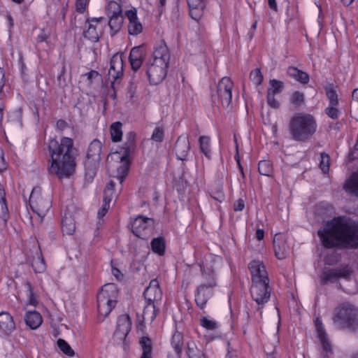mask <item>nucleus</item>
I'll return each instance as SVG.
<instances>
[{
  "mask_svg": "<svg viewBox=\"0 0 358 358\" xmlns=\"http://www.w3.org/2000/svg\"><path fill=\"white\" fill-rule=\"evenodd\" d=\"M164 138V130L162 127H156L152 132L151 139L156 143H162Z\"/></svg>",
  "mask_w": 358,
  "mask_h": 358,
  "instance_id": "864d4df0",
  "label": "nucleus"
},
{
  "mask_svg": "<svg viewBox=\"0 0 358 358\" xmlns=\"http://www.w3.org/2000/svg\"><path fill=\"white\" fill-rule=\"evenodd\" d=\"M186 353L188 358H205L204 353L197 348L194 341L187 343Z\"/></svg>",
  "mask_w": 358,
  "mask_h": 358,
  "instance_id": "37998d69",
  "label": "nucleus"
},
{
  "mask_svg": "<svg viewBox=\"0 0 358 358\" xmlns=\"http://www.w3.org/2000/svg\"><path fill=\"white\" fill-rule=\"evenodd\" d=\"M136 147V133L130 131L126 134V141L122 147L123 155L124 157H130V154L132 150Z\"/></svg>",
  "mask_w": 358,
  "mask_h": 358,
  "instance_id": "4c0bfd02",
  "label": "nucleus"
},
{
  "mask_svg": "<svg viewBox=\"0 0 358 358\" xmlns=\"http://www.w3.org/2000/svg\"><path fill=\"white\" fill-rule=\"evenodd\" d=\"M109 208H110V205L107 204L106 203H105L103 202L101 208L98 210V213H97L98 218L99 219L103 218L107 213Z\"/></svg>",
  "mask_w": 358,
  "mask_h": 358,
  "instance_id": "680f3d73",
  "label": "nucleus"
},
{
  "mask_svg": "<svg viewBox=\"0 0 358 358\" xmlns=\"http://www.w3.org/2000/svg\"><path fill=\"white\" fill-rule=\"evenodd\" d=\"M285 88L282 81L277 79H271L266 91V102L271 108L277 109L280 106V102L275 98V95L281 93Z\"/></svg>",
  "mask_w": 358,
  "mask_h": 358,
  "instance_id": "dca6fc26",
  "label": "nucleus"
},
{
  "mask_svg": "<svg viewBox=\"0 0 358 358\" xmlns=\"http://www.w3.org/2000/svg\"><path fill=\"white\" fill-rule=\"evenodd\" d=\"M108 16L122 15V8L120 3L115 1H110L107 6Z\"/></svg>",
  "mask_w": 358,
  "mask_h": 358,
  "instance_id": "09e8293b",
  "label": "nucleus"
},
{
  "mask_svg": "<svg viewBox=\"0 0 358 358\" xmlns=\"http://www.w3.org/2000/svg\"><path fill=\"white\" fill-rule=\"evenodd\" d=\"M314 324H315L317 338L327 335L322 321L320 317H316L315 319Z\"/></svg>",
  "mask_w": 358,
  "mask_h": 358,
  "instance_id": "5fc2aeb1",
  "label": "nucleus"
},
{
  "mask_svg": "<svg viewBox=\"0 0 358 358\" xmlns=\"http://www.w3.org/2000/svg\"><path fill=\"white\" fill-rule=\"evenodd\" d=\"M124 62L122 55L116 53L112 56L110 61L108 76L113 80V83L123 76Z\"/></svg>",
  "mask_w": 358,
  "mask_h": 358,
  "instance_id": "f3484780",
  "label": "nucleus"
},
{
  "mask_svg": "<svg viewBox=\"0 0 358 358\" xmlns=\"http://www.w3.org/2000/svg\"><path fill=\"white\" fill-rule=\"evenodd\" d=\"M131 321L129 315H121L117 317L114 335L120 340H125L131 331Z\"/></svg>",
  "mask_w": 358,
  "mask_h": 358,
  "instance_id": "6ab92c4d",
  "label": "nucleus"
},
{
  "mask_svg": "<svg viewBox=\"0 0 358 358\" xmlns=\"http://www.w3.org/2000/svg\"><path fill=\"white\" fill-rule=\"evenodd\" d=\"M174 149L178 159L181 161L185 160L190 150V144L188 138L182 136L178 137L176 142Z\"/></svg>",
  "mask_w": 358,
  "mask_h": 358,
  "instance_id": "b1692460",
  "label": "nucleus"
},
{
  "mask_svg": "<svg viewBox=\"0 0 358 358\" xmlns=\"http://www.w3.org/2000/svg\"><path fill=\"white\" fill-rule=\"evenodd\" d=\"M323 352L325 353L324 358H329L333 353L332 346L327 335L318 337Z\"/></svg>",
  "mask_w": 358,
  "mask_h": 358,
  "instance_id": "de8ad7c7",
  "label": "nucleus"
},
{
  "mask_svg": "<svg viewBox=\"0 0 358 358\" xmlns=\"http://www.w3.org/2000/svg\"><path fill=\"white\" fill-rule=\"evenodd\" d=\"M108 17V25L110 29V35L113 36L122 28L124 22L123 15H110Z\"/></svg>",
  "mask_w": 358,
  "mask_h": 358,
  "instance_id": "c9c22d12",
  "label": "nucleus"
},
{
  "mask_svg": "<svg viewBox=\"0 0 358 358\" xmlns=\"http://www.w3.org/2000/svg\"><path fill=\"white\" fill-rule=\"evenodd\" d=\"M234 84L232 80L227 76L223 77L217 86V93L221 99L222 104L229 106L232 100V90Z\"/></svg>",
  "mask_w": 358,
  "mask_h": 358,
  "instance_id": "2eb2a0df",
  "label": "nucleus"
},
{
  "mask_svg": "<svg viewBox=\"0 0 358 358\" xmlns=\"http://www.w3.org/2000/svg\"><path fill=\"white\" fill-rule=\"evenodd\" d=\"M143 296L146 301L155 303L161 301L162 292L157 279H153L150 282L148 287L143 292Z\"/></svg>",
  "mask_w": 358,
  "mask_h": 358,
  "instance_id": "aec40b11",
  "label": "nucleus"
},
{
  "mask_svg": "<svg viewBox=\"0 0 358 358\" xmlns=\"http://www.w3.org/2000/svg\"><path fill=\"white\" fill-rule=\"evenodd\" d=\"M332 321L340 329H358V308L349 302L338 304L334 310Z\"/></svg>",
  "mask_w": 358,
  "mask_h": 358,
  "instance_id": "39448f33",
  "label": "nucleus"
},
{
  "mask_svg": "<svg viewBox=\"0 0 358 358\" xmlns=\"http://www.w3.org/2000/svg\"><path fill=\"white\" fill-rule=\"evenodd\" d=\"M111 272H112V274L113 275V276L116 278V280L117 281L123 280V279H124L123 273H122V271L120 269L113 266V264H112Z\"/></svg>",
  "mask_w": 358,
  "mask_h": 358,
  "instance_id": "e2e57ef3",
  "label": "nucleus"
},
{
  "mask_svg": "<svg viewBox=\"0 0 358 358\" xmlns=\"http://www.w3.org/2000/svg\"><path fill=\"white\" fill-rule=\"evenodd\" d=\"M343 188L348 193L358 196V171L351 175L345 182Z\"/></svg>",
  "mask_w": 358,
  "mask_h": 358,
  "instance_id": "473e14b6",
  "label": "nucleus"
},
{
  "mask_svg": "<svg viewBox=\"0 0 358 358\" xmlns=\"http://www.w3.org/2000/svg\"><path fill=\"white\" fill-rule=\"evenodd\" d=\"M139 344L142 348V355L141 358H152V342L148 336H142L140 338Z\"/></svg>",
  "mask_w": 358,
  "mask_h": 358,
  "instance_id": "58836bf2",
  "label": "nucleus"
},
{
  "mask_svg": "<svg viewBox=\"0 0 358 358\" xmlns=\"http://www.w3.org/2000/svg\"><path fill=\"white\" fill-rule=\"evenodd\" d=\"M258 171L260 175L271 176L273 172L272 163L268 160H261L258 164Z\"/></svg>",
  "mask_w": 358,
  "mask_h": 358,
  "instance_id": "a18cd8bd",
  "label": "nucleus"
},
{
  "mask_svg": "<svg viewBox=\"0 0 358 358\" xmlns=\"http://www.w3.org/2000/svg\"><path fill=\"white\" fill-rule=\"evenodd\" d=\"M222 260L220 257L214 256L211 259L210 264H206L200 266L201 274L206 280V282L204 284L207 285L208 287H215L217 286V273L215 269L217 266L222 264Z\"/></svg>",
  "mask_w": 358,
  "mask_h": 358,
  "instance_id": "ddd939ff",
  "label": "nucleus"
},
{
  "mask_svg": "<svg viewBox=\"0 0 358 358\" xmlns=\"http://www.w3.org/2000/svg\"><path fill=\"white\" fill-rule=\"evenodd\" d=\"M49 37H50V34L46 33L45 29H43L41 30L40 33L37 36L36 41L38 43L46 42L47 40L49 38Z\"/></svg>",
  "mask_w": 358,
  "mask_h": 358,
  "instance_id": "13d9d810",
  "label": "nucleus"
},
{
  "mask_svg": "<svg viewBox=\"0 0 358 358\" xmlns=\"http://www.w3.org/2000/svg\"><path fill=\"white\" fill-rule=\"evenodd\" d=\"M352 272V269L349 265H344L339 268H327L320 275L321 284L325 285L328 283H333L336 282L338 278L349 280Z\"/></svg>",
  "mask_w": 358,
  "mask_h": 358,
  "instance_id": "9d476101",
  "label": "nucleus"
},
{
  "mask_svg": "<svg viewBox=\"0 0 358 358\" xmlns=\"http://www.w3.org/2000/svg\"><path fill=\"white\" fill-rule=\"evenodd\" d=\"M210 196L213 199L219 202H222L224 199V195L221 190H217L216 192H212L210 193Z\"/></svg>",
  "mask_w": 358,
  "mask_h": 358,
  "instance_id": "052dcab7",
  "label": "nucleus"
},
{
  "mask_svg": "<svg viewBox=\"0 0 358 358\" xmlns=\"http://www.w3.org/2000/svg\"><path fill=\"white\" fill-rule=\"evenodd\" d=\"M127 17L129 20L128 32L130 35L137 36L143 31V25L138 21L136 12L135 10H128Z\"/></svg>",
  "mask_w": 358,
  "mask_h": 358,
  "instance_id": "a878e982",
  "label": "nucleus"
},
{
  "mask_svg": "<svg viewBox=\"0 0 358 358\" xmlns=\"http://www.w3.org/2000/svg\"><path fill=\"white\" fill-rule=\"evenodd\" d=\"M31 266L34 272L37 273H42L45 271L46 264L41 252H40L36 257L33 259Z\"/></svg>",
  "mask_w": 358,
  "mask_h": 358,
  "instance_id": "c03bdc74",
  "label": "nucleus"
},
{
  "mask_svg": "<svg viewBox=\"0 0 358 358\" xmlns=\"http://www.w3.org/2000/svg\"><path fill=\"white\" fill-rule=\"evenodd\" d=\"M146 303L142 314L143 320L145 322H152L155 320L157 314L155 303L149 301H146Z\"/></svg>",
  "mask_w": 358,
  "mask_h": 358,
  "instance_id": "e433bc0d",
  "label": "nucleus"
},
{
  "mask_svg": "<svg viewBox=\"0 0 358 358\" xmlns=\"http://www.w3.org/2000/svg\"><path fill=\"white\" fill-rule=\"evenodd\" d=\"M57 346L59 350L66 355L72 357L74 355L75 352L71 348L70 345L64 339L59 338L57 341Z\"/></svg>",
  "mask_w": 358,
  "mask_h": 358,
  "instance_id": "3c124183",
  "label": "nucleus"
},
{
  "mask_svg": "<svg viewBox=\"0 0 358 358\" xmlns=\"http://www.w3.org/2000/svg\"><path fill=\"white\" fill-rule=\"evenodd\" d=\"M89 4V0H76V10L78 13H84Z\"/></svg>",
  "mask_w": 358,
  "mask_h": 358,
  "instance_id": "4d7b16f0",
  "label": "nucleus"
},
{
  "mask_svg": "<svg viewBox=\"0 0 358 358\" xmlns=\"http://www.w3.org/2000/svg\"><path fill=\"white\" fill-rule=\"evenodd\" d=\"M26 296L27 299V304L36 307L38 304L37 295L34 291L32 285L29 281H26L24 284Z\"/></svg>",
  "mask_w": 358,
  "mask_h": 358,
  "instance_id": "a19ab883",
  "label": "nucleus"
},
{
  "mask_svg": "<svg viewBox=\"0 0 358 358\" xmlns=\"http://www.w3.org/2000/svg\"><path fill=\"white\" fill-rule=\"evenodd\" d=\"M113 193L114 192H106L104 191L103 202L105 203H106L107 204L110 205V203L113 199Z\"/></svg>",
  "mask_w": 358,
  "mask_h": 358,
  "instance_id": "69168bd1",
  "label": "nucleus"
},
{
  "mask_svg": "<svg viewBox=\"0 0 358 358\" xmlns=\"http://www.w3.org/2000/svg\"><path fill=\"white\" fill-rule=\"evenodd\" d=\"M122 164L117 169V178L120 184H122L127 178L131 166L130 157H124V155L121 157Z\"/></svg>",
  "mask_w": 358,
  "mask_h": 358,
  "instance_id": "c756f323",
  "label": "nucleus"
},
{
  "mask_svg": "<svg viewBox=\"0 0 358 358\" xmlns=\"http://www.w3.org/2000/svg\"><path fill=\"white\" fill-rule=\"evenodd\" d=\"M319 167L324 174H328L329 172V155L326 152L320 153V160Z\"/></svg>",
  "mask_w": 358,
  "mask_h": 358,
  "instance_id": "8fccbe9b",
  "label": "nucleus"
},
{
  "mask_svg": "<svg viewBox=\"0 0 358 358\" xmlns=\"http://www.w3.org/2000/svg\"><path fill=\"white\" fill-rule=\"evenodd\" d=\"M245 208V201L243 199H238L236 200L234 205H233V209L234 211H242Z\"/></svg>",
  "mask_w": 358,
  "mask_h": 358,
  "instance_id": "bf43d9fd",
  "label": "nucleus"
},
{
  "mask_svg": "<svg viewBox=\"0 0 358 358\" xmlns=\"http://www.w3.org/2000/svg\"><path fill=\"white\" fill-rule=\"evenodd\" d=\"M1 215L0 218L2 220L3 224L6 225L9 219V211L6 201L0 203Z\"/></svg>",
  "mask_w": 358,
  "mask_h": 358,
  "instance_id": "6e6d98bb",
  "label": "nucleus"
},
{
  "mask_svg": "<svg viewBox=\"0 0 358 358\" xmlns=\"http://www.w3.org/2000/svg\"><path fill=\"white\" fill-rule=\"evenodd\" d=\"M8 164L4 159L3 150L1 147H0V172L6 170Z\"/></svg>",
  "mask_w": 358,
  "mask_h": 358,
  "instance_id": "0e129e2a",
  "label": "nucleus"
},
{
  "mask_svg": "<svg viewBox=\"0 0 358 358\" xmlns=\"http://www.w3.org/2000/svg\"><path fill=\"white\" fill-rule=\"evenodd\" d=\"M251 282H270L268 273L264 262L259 259H253L248 266Z\"/></svg>",
  "mask_w": 358,
  "mask_h": 358,
  "instance_id": "4468645a",
  "label": "nucleus"
},
{
  "mask_svg": "<svg viewBox=\"0 0 358 358\" xmlns=\"http://www.w3.org/2000/svg\"><path fill=\"white\" fill-rule=\"evenodd\" d=\"M144 57L145 52L141 46H136L131 50L129 59L134 71H136L141 68Z\"/></svg>",
  "mask_w": 358,
  "mask_h": 358,
  "instance_id": "5701e85b",
  "label": "nucleus"
},
{
  "mask_svg": "<svg viewBox=\"0 0 358 358\" xmlns=\"http://www.w3.org/2000/svg\"><path fill=\"white\" fill-rule=\"evenodd\" d=\"M101 150L102 143L98 139H94L87 148L85 166L86 169H90L94 175L101 159Z\"/></svg>",
  "mask_w": 358,
  "mask_h": 358,
  "instance_id": "9b49d317",
  "label": "nucleus"
},
{
  "mask_svg": "<svg viewBox=\"0 0 358 358\" xmlns=\"http://www.w3.org/2000/svg\"><path fill=\"white\" fill-rule=\"evenodd\" d=\"M73 141L69 137H62L59 141L50 138L48 143L50 157L48 171L59 178H68L76 166Z\"/></svg>",
  "mask_w": 358,
  "mask_h": 358,
  "instance_id": "f03ea898",
  "label": "nucleus"
},
{
  "mask_svg": "<svg viewBox=\"0 0 358 358\" xmlns=\"http://www.w3.org/2000/svg\"><path fill=\"white\" fill-rule=\"evenodd\" d=\"M289 102L294 108H301L306 102L304 93L299 90L292 92L289 96Z\"/></svg>",
  "mask_w": 358,
  "mask_h": 358,
  "instance_id": "ea45409f",
  "label": "nucleus"
},
{
  "mask_svg": "<svg viewBox=\"0 0 358 358\" xmlns=\"http://www.w3.org/2000/svg\"><path fill=\"white\" fill-rule=\"evenodd\" d=\"M287 74L289 77L302 85H306L310 81V76L308 73L294 66H288Z\"/></svg>",
  "mask_w": 358,
  "mask_h": 358,
  "instance_id": "cd10ccee",
  "label": "nucleus"
},
{
  "mask_svg": "<svg viewBox=\"0 0 358 358\" xmlns=\"http://www.w3.org/2000/svg\"><path fill=\"white\" fill-rule=\"evenodd\" d=\"M25 324L32 330L37 329L43 322V317L36 310H29L24 315Z\"/></svg>",
  "mask_w": 358,
  "mask_h": 358,
  "instance_id": "c85d7f7f",
  "label": "nucleus"
},
{
  "mask_svg": "<svg viewBox=\"0 0 358 358\" xmlns=\"http://www.w3.org/2000/svg\"><path fill=\"white\" fill-rule=\"evenodd\" d=\"M317 123L315 117L306 113H298L292 116L289 123V131L296 141L304 142L316 132Z\"/></svg>",
  "mask_w": 358,
  "mask_h": 358,
  "instance_id": "20e7f679",
  "label": "nucleus"
},
{
  "mask_svg": "<svg viewBox=\"0 0 358 358\" xmlns=\"http://www.w3.org/2000/svg\"><path fill=\"white\" fill-rule=\"evenodd\" d=\"M62 229L64 234L73 235L76 231L75 219L69 213H64L62 220Z\"/></svg>",
  "mask_w": 358,
  "mask_h": 358,
  "instance_id": "7c9ffc66",
  "label": "nucleus"
},
{
  "mask_svg": "<svg viewBox=\"0 0 358 358\" xmlns=\"http://www.w3.org/2000/svg\"><path fill=\"white\" fill-rule=\"evenodd\" d=\"M171 344L176 355L180 357L182 353L183 348L182 334L176 331L172 335Z\"/></svg>",
  "mask_w": 358,
  "mask_h": 358,
  "instance_id": "f704fd0d",
  "label": "nucleus"
},
{
  "mask_svg": "<svg viewBox=\"0 0 358 358\" xmlns=\"http://www.w3.org/2000/svg\"><path fill=\"white\" fill-rule=\"evenodd\" d=\"M103 19V17H101L87 19L86 24L88 25L87 29L84 31V36L93 42L98 41L102 32V26L100 25V22Z\"/></svg>",
  "mask_w": 358,
  "mask_h": 358,
  "instance_id": "a211bd4d",
  "label": "nucleus"
},
{
  "mask_svg": "<svg viewBox=\"0 0 358 358\" xmlns=\"http://www.w3.org/2000/svg\"><path fill=\"white\" fill-rule=\"evenodd\" d=\"M56 127L59 130H64L67 127V122L64 120H59L56 122Z\"/></svg>",
  "mask_w": 358,
  "mask_h": 358,
  "instance_id": "338daca9",
  "label": "nucleus"
},
{
  "mask_svg": "<svg viewBox=\"0 0 358 358\" xmlns=\"http://www.w3.org/2000/svg\"><path fill=\"white\" fill-rule=\"evenodd\" d=\"M170 52L167 45L162 43L154 48L146 64V75L151 85L163 82L168 73Z\"/></svg>",
  "mask_w": 358,
  "mask_h": 358,
  "instance_id": "7ed1b4c3",
  "label": "nucleus"
},
{
  "mask_svg": "<svg viewBox=\"0 0 358 358\" xmlns=\"http://www.w3.org/2000/svg\"><path fill=\"white\" fill-rule=\"evenodd\" d=\"M151 250L159 256H163L166 252V240L162 236L154 238L150 243Z\"/></svg>",
  "mask_w": 358,
  "mask_h": 358,
  "instance_id": "72a5a7b5",
  "label": "nucleus"
},
{
  "mask_svg": "<svg viewBox=\"0 0 358 358\" xmlns=\"http://www.w3.org/2000/svg\"><path fill=\"white\" fill-rule=\"evenodd\" d=\"M317 235L324 248L358 249V222L346 215L333 217Z\"/></svg>",
  "mask_w": 358,
  "mask_h": 358,
  "instance_id": "f257e3e1",
  "label": "nucleus"
},
{
  "mask_svg": "<svg viewBox=\"0 0 358 358\" xmlns=\"http://www.w3.org/2000/svg\"><path fill=\"white\" fill-rule=\"evenodd\" d=\"M213 287H208L207 285L201 284L199 285L195 290V302L198 307L204 309L206 303L210 299V289Z\"/></svg>",
  "mask_w": 358,
  "mask_h": 358,
  "instance_id": "4be33fe9",
  "label": "nucleus"
},
{
  "mask_svg": "<svg viewBox=\"0 0 358 358\" xmlns=\"http://www.w3.org/2000/svg\"><path fill=\"white\" fill-rule=\"evenodd\" d=\"M206 0H187L191 17L196 21L200 20L206 8Z\"/></svg>",
  "mask_w": 358,
  "mask_h": 358,
  "instance_id": "bb28decb",
  "label": "nucleus"
},
{
  "mask_svg": "<svg viewBox=\"0 0 358 358\" xmlns=\"http://www.w3.org/2000/svg\"><path fill=\"white\" fill-rule=\"evenodd\" d=\"M29 204L31 210L41 218L45 217L52 206V201L48 196H43L41 187H34L30 194Z\"/></svg>",
  "mask_w": 358,
  "mask_h": 358,
  "instance_id": "0eeeda50",
  "label": "nucleus"
},
{
  "mask_svg": "<svg viewBox=\"0 0 358 358\" xmlns=\"http://www.w3.org/2000/svg\"><path fill=\"white\" fill-rule=\"evenodd\" d=\"M119 290L114 283L104 285L96 296L99 319L103 321L115 307Z\"/></svg>",
  "mask_w": 358,
  "mask_h": 358,
  "instance_id": "423d86ee",
  "label": "nucleus"
},
{
  "mask_svg": "<svg viewBox=\"0 0 358 358\" xmlns=\"http://www.w3.org/2000/svg\"><path fill=\"white\" fill-rule=\"evenodd\" d=\"M250 78L255 85H259L263 81V75L258 68L252 70L250 73Z\"/></svg>",
  "mask_w": 358,
  "mask_h": 358,
  "instance_id": "603ef678",
  "label": "nucleus"
},
{
  "mask_svg": "<svg viewBox=\"0 0 358 358\" xmlns=\"http://www.w3.org/2000/svg\"><path fill=\"white\" fill-rule=\"evenodd\" d=\"M130 224L133 234L143 240L148 239L155 229L154 219L144 215H138L131 218Z\"/></svg>",
  "mask_w": 358,
  "mask_h": 358,
  "instance_id": "1a4fd4ad",
  "label": "nucleus"
},
{
  "mask_svg": "<svg viewBox=\"0 0 358 358\" xmlns=\"http://www.w3.org/2000/svg\"><path fill=\"white\" fill-rule=\"evenodd\" d=\"M326 96L329 101L328 106L324 109L325 114L332 120H337L341 112L337 108L339 104L337 92L333 83L324 87Z\"/></svg>",
  "mask_w": 358,
  "mask_h": 358,
  "instance_id": "f8f14e48",
  "label": "nucleus"
},
{
  "mask_svg": "<svg viewBox=\"0 0 358 358\" xmlns=\"http://www.w3.org/2000/svg\"><path fill=\"white\" fill-rule=\"evenodd\" d=\"M201 152L208 159L212 158L211 139L208 136H201L198 140Z\"/></svg>",
  "mask_w": 358,
  "mask_h": 358,
  "instance_id": "2f4dec72",
  "label": "nucleus"
},
{
  "mask_svg": "<svg viewBox=\"0 0 358 358\" xmlns=\"http://www.w3.org/2000/svg\"><path fill=\"white\" fill-rule=\"evenodd\" d=\"M115 185V183L113 180H110L107 184L104 191L106 192H114Z\"/></svg>",
  "mask_w": 358,
  "mask_h": 358,
  "instance_id": "774afa93",
  "label": "nucleus"
},
{
  "mask_svg": "<svg viewBox=\"0 0 358 358\" xmlns=\"http://www.w3.org/2000/svg\"><path fill=\"white\" fill-rule=\"evenodd\" d=\"M15 329L13 317L6 311L0 313V334L9 336Z\"/></svg>",
  "mask_w": 358,
  "mask_h": 358,
  "instance_id": "412c9836",
  "label": "nucleus"
},
{
  "mask_svg": "<svg viewBox=\"0 0 358 358\" xmlns=\"http://www.w3.org/2000/svg\"><path fill=\"white\" fill-rule=\"evenodd\" d=\"M122 124L117 121L110 126L111 141L114 143L120 142L122 138Z\"/></svg>",
  "mask_w": 358,
  "mask_h": 358,
  "instance_id": "79ce46f5",
  "label": "nucleus"
},
{
  "mask_svg": "<svg viewBox=\"0 0 358 358\" xmlns=\"http://www.w3.org/2000/svg\"><path fill=\"white\" fill-rule=\"evenodd\" d=\"M199 324L203 329L213 331L219 327V323L213 319H210L208 317L203 316L199 319Z\"/></svg>",
  "mask_w": 358,
  "mask_h": 358,
  "instance_id": "49530a36",
  "label": "nucleus"
},
{
  "mask_svg": "<svg viewBox=\"0 0 358 358\" xmlns=\"http://www.w3.org/2000/svg\"><path fill=\"white\" fill-rule=\"evenodd\" d=\"M271 292L270 282H251L250 294L252 299L257 304V311L260 314L265 304L270 301Z\"/></svg>",
  "mask_w": 358,
  "mask_h": 358,
  "instance_id": "6e6552de",
  "label": "nucleus"
},
{
  "mask_svg": "<svg viewBox=\"0 0 358 358\" xmlns=\"http://www.w3.org/2000/svg\"><path fill=\"white\" fill-rule=\"evenodd\" d=\"M273 245L275 255L277 259L282 260L286 258L288 247L285 240L276 234L273 238Z\"/></svg>",
  "mask_w": 358,
  "mask_h": 358,
  "instance_id": "393cba45",
  "label": "nucleus"
}]
</instances>
